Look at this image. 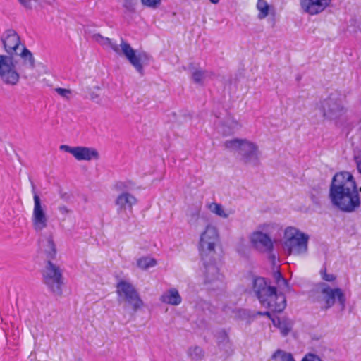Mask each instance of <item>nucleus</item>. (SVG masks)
<instances>
[{"label":"nucleus","instance_id":"9b49d317","mask_svg":"<svg viewBox=\"0 0 361 361\" xmlns=\"http://www.w3.org/2000/svg\"><path fill=\"white\" fill-rule=\"evenodd\" d=\"M15 58L0 54V79L6 85H16L20 79L15 64Z\"/></svg>","mask_w":361,"mask_h":361},{"label":"nucleus","instance_id":"c9c22d12","mask_svg":"<svg viewBox=\"0 0 361 361\" xmlns=\"http://www.w3.org/2000/svg\"><path fill=\"white\" fill-rule=\"evenodd\" d=\"M319 191H317L316 194L311 193L310 194V199L314 204L319 206L321 204L320 198L319 196Z\"/></svg>","mask_w":361,"mask_h":361},{"label":"nucleus","instance_id":"a19ab883","mask_svg":"<svg viewBox=\"0 0 361 361\" xmlns=\"http://www.w3.org/2000/svg\"><path fill=\"white\" fill-rule=\"evenodd\" d=\"M302 361H322V360L318 356L310 355L309 358L305 357L303 358Z\"/></svg>","mask_w":361,"mask_h":361},{"label":"nucleus","instance_id":"dca6fc26","mask_svg":"<svg viewBox=\"0 0 361 361\" xmlns=\"http://www.w3.org/2000/svg\"><path fill=\"white\" fill-rule=\"evenodd\" d=\"M332 0H300V5L303 12L314 16L322 13L331 4Z\"/></svg>","mask_w":361,"mask_h":361},{"label":"nucleus","instance_id":"7ed1b4c3","mask_svg":"<svg viewBox=\"0 0 361 361\" xmlns=\"http://www.w3.org/2000/svg\"><path fill=\"white\" fill-rule=\"evenodd\" d=\"M1 41L8 56L14 58L19 56L23 61V66L26 69H33L35 59L32 53L20 42V37L13 30H7L1 36Z\"/></svg>","mask_w":361,"mask_h":361},{"label":"nucleus","instance_id":"bb28decb","mask_svg":"<svg viewBox=\"0 0 361 361\" xmlns=\"http://www.w3.org/2000/svg\"><path fill=\"white\" fill-rule=\"evenodd\" d=\"M207 73V72L206 71L192 68V79L195 83L202 84Z\"/></svg>","mask_w":361,"mask_h":361},{"label":"nucleus","instance_id":"e433bc0d","mask_svg":"<svg viewBox=\"0 0 361 361\" xmlns=\"http://www.w3.org/2000/svg\"><path fill=\"white\" fill-rule=\"evenodd\" d=\"M354 160L358 172L361 174V154L355 155Z\"/></svg>","mask_w":361,"mask_h":361},{"label":"nucleus","instance_id":"f03ea898","mask_svg":"<svg viewBox=\"0 0 361 361\" xmlns=\"http://www.w3.org/2000/svg\"><path fill=\"white\" fill-rule=\"evenodd\" d=\"M93 39L102 45L111 47L116 54L125 56L136 71L140 74H143V65L147 64L150 60V56L145 51L137 53L130 44L123 39H121L119 45L112 42L111 39L104 37L100 34H94Z\"/></svg>","mask_w":361,"mask_h":361},{"label":"nucleus","instance_id":"9d476101","mask_svg":"<svg viewBox=\"0 0 361 361\" xmlns=\"http://www.w3.org/2000/svg\"><path fill=\"white\" fill-rule=\"evenodd\" d=\"M219 241V236L217 228L208 225L204 231L202 233L200 240V251L203 260L205 258L214 254L215 247Z\"/></svg>","mask_w":361,"mask_h":361},{"label":"nucleus","instance_id":"1a4fd4ad","mask_svg":"<svg viewBox=\"0 0 361 361\" xmlns=\"http://www.w3.org/2000/svg\"><path fill=\"white\" fill-rule=\"evenodd\" d=\"M44 282L48 288L56 295H62L63 284L62 271L60 267L48 260L43 272Z\"/></svg>","mask_w":361,"mask_h":361},{"label":"nucleus","instance_id":"473e14b6","mask_svg":"<svg viewBox=\"0 0 361 361\" xmlns=\"http://www.w3.org/2000/svg\"><path fill=\"white\" fill-rule=\"evenodd\" d=\"M55 91L62 97L68 99L71 94V91L68 89L58 87L55 89Z\"/></svg>","mask_w":361,"mask_h":361},{"label":"nucleus","instance_id":"c03bdc74","mask_svg":"<svg viewBox=\"0 0 361 361\" xmlns=\"http://www.w3.org/2000/svg\"><path fill=\"white\" fill-rule=\"evenodd\" d=\"M360 192H361V187H357V194H359Z\"/></svg>","mask_w":361,"mask_h":361},{"label":"nucleus","instance_id":"f8f14e48","mask_svg":"<svg viewBox=\"0 0 361 361\" xmlns=\"http://www.w3.org/2000/svg\"><path fill=\"white\" fill-rule=\"evenodd\" d=\"M34 208L32 216V222L36 231H41L47 226L48 216L46 213V206L42 204L39 195L35 192L33 196Z\"/></svg>","mask_w":361,"mask_h":361},{"label":"nucleus","instance_id":"4be33fe9","mask_svg":"<svg viewBox=\"0 0 361 361\" xmlns=\"http://www.w3.org/2000/svg\"><path fill=\"white\" fill-rule=\"evenodd\" d=\"M157 264V260L149 257H142L137 260V267L143 270L155 267Z\"/></svg>","mask_w":361,"mask_h":361},{"label":"nucleus","instance_id":"a211bd4d","mask_svg":"<svg viewBox=\"0 0 361 361\" xmlns=\"http://www.w3.org/2000/svg\"><path fill=\"white\" fill-rule=\"evenodd\" d=\"M251 242L257 249L270 252L273 249V243L268 235L261 231L254 232L251 235Z\"/></svg>","mask_w":361,"mask_h":361},{"label":"nucleus","instance_id":"58836bf2","mask_svg":"<svg viewBox=\"0 0 361 361\" xmlns=\"http://www.w3.org/2000/svg\"><path fill=\"white\" fill-rule=\"evenodd\" d=\"M231 124H232V129H230L228 131L224 129L225 126H223L222 131H223L224 133H225V134H231V133H232L233 132V129L238 128V123L236 121H233Z\"/></svg>","mask_w":361,"mask_h":361},{"label":"nucleus","instance_id":"412c9836","mask_svg":"<svg viewBox=\"0 0 361 361\" xmlns=\"http://www.w3.org/2000/svg\"><path fill=\"white\" fill-rule=\"evenodd\" d=\"M40 248L46 254L47 257L50 259H54L56 255V247L53 237L49 236L45 240H42Z\"/></svg>","mask_w":361,"mask_h":361},{"label":"nucleus","instance_id":"f257e3e1","mask_svg":"<svg viewBox=\"0 0 361 361\" xmlns=\"http://www.w3.org/2000/svg\"><path fill=\"white\" fill-rule=\"evenodd\" d=\"M329 198L332 204L340 211L352 213L361 204L357 185L353 176L348 171L336 173L329 188Z\"/></svg>","mask_w":361,"mask_h":361},{"label":"nucleus","instance_id":"2eb2a0df","mask_svg":"<svg viewBox=\"0 0 361 361\" xmlns=\"http://www.w3.org/2000/svg\"><path fill=\"white\" fill-rule=\"evenodd\" d=\"M259 302L262 306L276 312H281L286 306L284 294L278 293L276 288L271 290L270 294H268L266 298H264Z\"/></svg>","mask_w":361,"mask_h":361},{"label":"nucleus","instance_id":"423d86ee","mask_svg":"<svg viewBox=\"0 0 361 361\" xmlns=\"http://www.w3.org/2000/svg\"><path fill=\"white\" fill-rule=\"evenodd\" d=\"M309 236L294 227H288L284 232V250L289 254L302 255L307 251Z\"/></svg>","mask_w":361,"mask_h":361},{"label":"nucleus","instance_id":"aec40b11","mask_svg":"<svg viewBox=\"0 0 361 361\" xmlns=\"http://www.w3.org/2000/svg\"><path fill=\"white\" fill-rule=\"evenodd\" d=\"M162 302L178 305L181 303L182 298L177 290V289L173 288L163 293L160 298Z\"/></svg>","mask_w":361,"mask_h":361},{"label":"nucleus","instance_id":"0eeeda50","mask_svg":"<svg viewBox=\"0 0 361 361\" xmlns=\"http://www.w3.org/2000/svg\"><path fill=\"white\" fill-rule=\"evenodd\" d=\"M321 110L324 118L337 121L345 114L343 97L338 92H333L321 102Z\"/></svg>","mask_w":361,"mask_h":361},{"label":"nucleus","instance_id":"ddd939ff","mask_svg":"<svg viewBox=\"0 0 361 361\" xmlns=\"http://www.w3.org/2000/svg\"><path fill=\"white\" fill-rule=\"evenodd\" d=\"M59 148L62 151L71 154L78 161H90L99 159L98 151L93 147L82 146L70 147L68 145H62Z\"/></svg>","mask_w":361,"mask_h":361},{"label":"nucleus","instance_id":"39448f33","mask_svg":"<svg viewBox=\"0 0 361 361\" xmlns=\"http://www.w3.org/2000/svg\"><path fill=\"white\" fill-rule=\"evenodd\" d=\"M224 147L231 151L238 152L240 160L245 164L256 166L260 163V152L257 145L252 142L245 139H233L226 140Z\"/></svg>","mask_w":361,"mask_h":361},{"label":"nucleus","instance_id":"6ab92c4d","mask_svg":"<svg viewBox=\"0 0 361 361\" xmlns=\"http://www.w3.org/2000/svg\"><path fill=\"white\" fill-rule=\"evenodd\" d=\"M137 202L136 198L128 192H123L119 195L116 200V205L117 206V212L118 214L126 212V210H132L133 205Z\"/></svg>","mask_w":361,"mask_h":361},{"label":"nucleus","instance_id":"4468645a","mask_svg":"<svg viewBox=\"0 0 361 361\" xmlns=\"http://www.w3.org/2000/svg\"><path fill=\"white\" fill-rule=\"evenodd\" d=\"M204 283L208 288L217 290L223 287V276L219 273V269L214 263H204Z\"/></svg>","mask_w":361,"mask_h":361},{"label":"nucleus","instance_id":"a878e982","mask_svg":"<svg viewBox=\"0 0 361 361\" xmlns=\"http://www.w3.org/2000/svg\"><path fill=\"white\" fill-rule=\"evenodd\" d=\"M208 208L212 213L221 218L226 219L228 216V214L226 212L222 205L219 203L212 202L209 205Z\"/></svg>","mask_w":361,"mask_h":361},{"label":"nucleus","instance_id":"20e7f679","mask_svg":"<svg viewBox=\"0 0 361 361\" xmlns=\"http://www.w3.org/2000/svg\"><path fill=\"white\" fill-rule=\"evenodd\" d=\"M313 302L321 305V309L326 310L333 307L336 300L341 310L345 308V296L343 291L339 288H332L326 283H319L312 293Z\"/></svg>","mask_w":361,"mask_h":361},{"label":"nucleus","instance_id":"5701e85b","mask_svg":"<svg viewBox=\"0 0 361 361\" xmlns=\"http://www.w3.org/2000/svg\"><path fill=\"white\" fill-rule=\"evenodd\" d=\"M273 323L274 325H278L279 329L281 330L283 336H286L292 329V323L290 321H288L286 319H277V324L276 323V320L273 319Z\"/></svg>","mask_w":361,"mask_h":361},{"label":"nucleus","instance_id":"72a5a7b5","mask_svg":"<svg viewBox=\"0 0 361 361\" xmlns=\"http://www.w3.org/2000/svg\"><path fill=\"white\" fill-rule=\"evenodd\" d=\"M275 280L279 286H287V281L282 276L281 274L279 271H276L274 274Z\"/></svg>","mask_w":361,"mask_h":361},{"label":"nucleus","instance_id":"37998d69","mask_svg":"<svg viewBox=\"0 0 361 361\" xmlns=\"http://www.w3.org/2000/svg\"><path fill=\"white\" fill-rule=\"evenodd\" d=\"M209 1H210L212 4H218V3H219V0H209Z\"/></svg>","mask_w":361,"mask_h":361},{"label":"nucleus","instance_id":"79ce46f5","mask_svg":"<svg viewBox=\"0 0 361 361\" xmlns=\"http://www.w3.org/2000/svg\"><path fill=\"white\" fill-rule=\"evenodd\" d=\"M260 314L271 317V313L269 312H264L263 313H260Z\"/></svg>","mask_w":361,"mask_h":361},{"label":"nucleus","instance_id":"c85d7f7f","mask_svg":"<svg viewBox=\"0 0 361 361\" xmlns=\"http://www.w3.org/2000/svg\"><path fill=\"white\" fill-rule=\"evenodd\" d=\"M188 355L193 360H200L204 357V352L199 346L190 348L188 350Z\"/></svg>","mask_w":361,"mask_h":361},{"label":"nucleus","instance_id":"6e6552de","mask_svg":"<svg viewBox=\"0 0 361 361\" xmlns=\"http://www.w3.org/2000/svg\"><path fill=\"white\" fill-rule=\"evenodd\" d=\"M116 293L118 295V301L125 302L130 306L133 312H137L143 305L144 302L135 287L130 283L121 281L116 286Z\"/></svg>","mask_w":361,"mask_h":361},{"label":"nucleus","instance_id":"393cba45","mask_svg":"<svg viewBox=\"0 0 361 361\" xmlns=\"http://www.w3.org/2000/svg\"><path fill=\"white\" fill-rule=\"evenodd\" d=\"M257 8L259 11L258 14L259 19H264L269 15V6L265 0H258Z\"/></svg>","mask_w":361,"mask_h":361},{"label":"nucleus","instance_id":"7c9ffc66","mask_svg":"<svg viewBox=\"0 0 361 361\" xmlns=\"http://www.w3.org/2000/svg\"><path fill=\"white\" fill-rule=\"evenodd\" d=\"M320 274H321L322 279L326 281L331 282L336 279V276L334 274L326 273V267L321 269Z\"/></svg>","mask_w":361,"mask_h":361},{"label":"nucleus","instance_id":"f704fd0d","mask_svg":"<svg viewBox=\"0 0 361 361\" xmlns=\"http://www.w3.org/2000/svg\"><path fill=\"white\" fill-rule=\"evenodd\" d=\"M218 339L219 343H228L230 342L228 336L225 331H221L219 333Z\"/></svg>","mask_w":361,"mask_h":361},{"label":"nucleus","instance_id":"ea45409f","mask_svg":"<svg viewBox=\"0 0 361 361\" xmlns=\"http://www.w3.org/2000/svg\"><path fill=\"white\" fill-rule=\"evenodd\" d=\"M59 211L61 214L66 215L71 212V210L65 205H61L58 207Z\"/></svg>","mask_w":361,"mask_h":361},{"label":"nucleus","instance_id":"2f4dec72","mask_svg":"<svg viewBox=\"0 0 361 361\" xmlns=\"http://www.w3.org/2000/svg\"><path fill=\"white\" fill-rule=\"evenodd\" d=\"M141 2L145 6L156 8L160 5L161 0H141Z\"/></svg>","mask_w":361,"mask_h":361},{"label":"nucleus","instance_id":"4c0bfd02","mask_svg":"<svg viewBox=\"0 0 361 361\" xmlns=\"http://www.w3.org/2000/svg\"><path fill=\"white\" fill-rule=\"evenodd\" d=\"M19 3L27 9L32 8L31 1L32 0H18Z\"/></svg>","mask_w":361,"mask_h":361},{"label":"nucleus","instance_id":"cd10ccee","mask_svg":"<svg viewBox=\"0 0 361 361\" xmlns=\"http://www.w3.org/2000/svg\"><path fill=\"white\" fill-rule=\"evenodd\" d=\"M200 219V209L197 208L188 214V221L190 225L197 226Z\"/></svg>","mask_w":361,"mask_h":361},{"label":"nucleus","instance_id":"f3484780","mask_svg":"<svg viewBox=\"0 0 361 361\" xmlns=\"http://www.w3.org/2000/svg\"><path fill=\"white\" fill-rule=\"evenodd\" d=\"M275 287L270 286L267 284L266 280L263 277H256L252 281V291L260 302L271 293Z\"/></svg>","mask_w":361,"mask_h":361},{"label":"nucleus","instance_id":"b1692460","mask_svg":"<svg viewBox=\"0 0 361 361\" xmlns=\"http://www.w3.org/2000/svg\"><path fill=\"white\" fill-rule=\"evenodd\" d=\"M271 360L274 361H295L293 355L282 350H277L271 355Z\"/></svg>","mask_w":361,"mask_h":361},{"label":"nucleus","instance_id":"c756f323","mask_svg":"<svg viewBox=\"0 0 361 361\" xmlns=\"http://www.w3.org/2000/svg\"><path fill=\"white\" fill-rule=\"evenodd\" d=\"M136 4L135 0H123V7L126 13H134L135 12Z\"/></svg>","mask_w":361,"mask_h":361}]
</instances>
